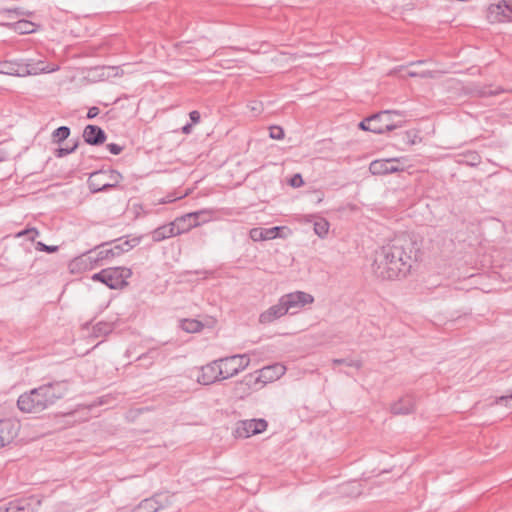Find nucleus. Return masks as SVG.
Returning <instances> with one entry per match:
<instances>
[{
  "label": "nucleus",
  "mask_w": 512,
  "mask_h": 512,
  "mask_svg": "<svg viewBox=\"0 0 512 512\" xmlns=\"http://www.w3.org/2000/svg\"><path fill=\"white\" fill-rule=\"evenodd\" d=\"M419 248L416 240L407 233L396 235L376 250L372 263L373 274L382 280L406 277L412 268Z\"/></svg>",
  "instance_id": "1"
},
{
  "label": "nucleus",
  "mask_w": 512,
  "mask_h": 512,
  "mask_svg": "<svg viewBox=\"0 0 512 512\" xmlns=\"http://www.w3.org/2000/svg\"><path fill=\"white\" fill-rule=\"evenodd\" d=\"M66 393L65 381L48 382L21 394L17 400V407L23 413H41L62 399Z\"/></svg>",
  "instance_id": "2"
},
{
  "label": "nucleus",
  "mask_w": 512,
  "mask_h": 512,
  "mask_svg": "<svg viewBox=\"0 0 512 512\" xmlns=\"http://www.w3.org/2000/svg\"><path fill=\"white\" fill-rule=\"evenodd\" d=\"M121 179L122 175L117 170H98L90 174L87 183L92 193H98L116 187Z\"/></svg>",
  "instance_id": "3"
},
{
  "label": "nucleus",
  "mask_w": 512,
  "mask_h": 512,
  "mask_svg": "<svg viewBox=\"0 0 512 512\" xmlns=\"http://www.w3.org/2000/svg\"><path fill=\"white\" fill-rule=\"evenodd\" d=\"M394 112L391 110L381 111L376 113L370 117L365 118L359 123V128L362 130L370 131L376 134H383L385 132L396 129L400 126V124H387L386 122L383 125H378L377 121L382 120L384 118H389Z\"/></svg>",
  "instance_id": "4"
},
{
  "label": "nucleus",
  "mask_w": 512,
  "mask_h": 512,
  "mask_svg": "<svg viewBox=\"0 0 512 512\" xmlns=\"http://www.w3.org/2000/svg\"><path fill=\"white\" fill-rule=\"evenodd\" d=\"M267 421L265 419H248L237 422L234 436L236 438H249L253 435L264 432L267 428Z\"/></svg>",
  "instance_id": "5"
},
{
  "label": "nucleus",
  "mask_w": 512,
  "mask_h": 512,
  "mask_svg": "<svg viewBox=\"0 0 512 512\" xmlns=\"http://www.w3.org/2000/svg\"><path fill=\"white\" fill-rule=\"evenodd\" d=\"M110 242L102 243L95 247L94 250H89L84 253L79 259L82 261H89L92 267L103 265V261L117 257L115 246L106 248Z\"/></svg>",
  "instance_id": "6"
},
{
  "label": "nucleus",
  "mask_w": 512,
  "mask_h": 512,
  "mask_svg": "<svg viewBox=\"0 0 512 512\" xmlns=\"http://www.w3.org/2000/svg\"><path fill=\"white\" fill-rule=\"evenodd\" d=\"M282 301V305H284L287 313L294 314L300 308L304 307L307 304H311L314 302V297L303 291H295L292 293L285 294L280 297Z\"/></svg>",
  "instance_id": "7"
},
{
  "label": "nucleus",
  "mask_w": 512,
  "mask_h": 512,
  "mask_svg": "<svg viewBox=\"0 0 512 512\" xmlns=\"http://www.w3.org/2000/svg\"><path fill=\"white\" fill-rule=\"evenodd\" d=\"M487 19L490 23L512 21V0H500L490 4L487 9Z\"/></svg>",
  "instance_id": "8"
},
{
  "label": "nucleus",
  "mask_w": 512,
  "mask_h": 512,
  "mask_svg": "<svg viewBox=\"0 0 512 512\" xmlns=\"http://www.w3.org/2000/svg\"><path fill=\"white\" fill-rule=\"evenodd\" d=\"M220 362L225 378L228 379L243 371L249 365L250 358L246 354H239L220 358Z\"/></svg>",
  "instance_id": "9"
},
{
  "label": "nucleus",
  "mask_w": 512,
  "mask_h": 512,
  "mask_svg": "<svg viewBox=\"0 0 512 512\" xmlns=\"http://www.w3.org/2000/svg\"><path fill=\"white\" fill-rule=\"evenodd\" d=\"M222 362L220 359L214 360L201 368V374L197 380L202 385H209L217 381L226 379L224 371L221 368Z\"/></svg>",
  "instance_id": "10"
},
{
  "label": "nucleus",
  "mask_w": 512,
  "mask_h": 512,
  "mask_svg": "<svg viewBox=\"0 0 512 512\" xmlns=\"http://www.w3.org/2000/svg\"><path fill=\"white\" fill-rule=\"evenodd\" d=\"M132 275V271L126 267L106 268L105 285L110 289H121L127 285L126 280Z\"/></svg>",
  "instance_id": "11"
},
{
  "label": "nucleus",
  "mask_w": 512,
  "mask_h": 512,
  "mask_svg": "<svg viewBox=\"0 0 512 512\" xmlns=\"http://www.w3.org/2000/svg\"><path fill=\"white\" fill-rule=\"evenodd\" d=\"M187 231V227H182L181 222H178V217L168 224L157 227L151 232V237L154 242H160L165 239L180 235Z\"/></svg>",
  "instance_id": "12"
},
{
  "label": "nucleus",
  "mask_w": 512,
  "mask_h": 512,
  "mask_svg": "<svg viewBox=\"0 0 512 512\" xmlns=\"http://www.w3.org/2000/svg\"><path fill=\"white\" fill-rule=\"evenodd\" d=\"M285 371V366L280 363H275L273 365L263 367L261 370H259L255 382H261L264 384L273 382L284 375Z\"/></svg>",
  "instance_id": "13"
},
{
  "label": "nucleus",
  "mask_w": 512,
  "mask_h": 512,
  "mask_svg": "<svg viewBox=\"0 0 512 512\" xmlns=\"http://www.w3.org/2000/svg\"><path fill=\"white\" fill-rule=\"evenodd\" d=\"M20 68V76L26 75H37L39 73H50L54 72L58 69V67H49L44 64L43 61H33L29 60L27 62L20 61L18 62Z\"/></svg>",
  "instance_id": "14"
},
{
  "label": "nucleus",
  "mask_w": 512,
  "mask_h": 512,
  "mask_svg": "<svg viewBox=\"0 0 512 512\" xmlns=\"http://www.w3.org/2000/svg\"><path fill=\"white\" fill-rule=\"evenodd\" d=\"M396 159L374 160L369 165V171L373 175H387L400 171Z\"/></svg>",
  "instance_id": "15"
},
{
  "label": "nucleus",
  "mask_w": 512,
  "mask_h": 512,
  "mask_svg": "<svg viewBox=\"0 0 512 512\" xmlns=\"http://www.w3.org/2000/svg\"><path fill=\"white\" fill-rule=\"evenodd\" d=\"M82 136L85 143L91 146H99L107 139L105 131L101 127L92 124L84 128Z\"/></svg>",
  "instance_id": "16"
},
{
  "label": "nucleus",
  "mask_w": 512,
  "mask_h": 512,
  "mask_svg": "<svg viewBox=\"0 0 512 512\" xmlns=\"http://www.w3.org/2000/svg\"><path fill=\"white\" fill-rule=\"evenodd\" d=\"M19 425L12 420H0V448L10 444L17 436Z\"/></svg>",
  "instance_id": "17"
},
{
  "label": "nucleus",
  "mask_w": 512,
  "mask_h": 512,
  "mask_svg": "<svg viewBox=\"0 0 512 512\" xmlns=\"http://www.w3.org/2000/svg\"><path fill=\"white\" fill-rule=\"evenodd\" d=\"M210 214L211 212L208 210H199L178 217V222H181L182 227H187L188 231L191 228L206 222L208 218H205L204 216H210Z\"/></svg>",
  "instance_id": "18"
},
{
  "label": "nucleus",
  "mask_w": 512,
  "mask_h": 512,
  "mask_svg": "<svg viewBox=\"0 0 512 512\" xmlns=\"http://www.w3.org/2000/svg\"><path fill=\"white\" fill-rule=\"evenodd\" d=\"M285 314H287V311L284 305H282L281 299H279L277 304L271 306L270 308H268L267 310L260 314L259 322L261 324H270L276 319L284 316Z\"/></svg>",
  "instance_id": "19"
},
{
  "label": "nucleus",
  "mask_w": 512,
  "mask_h": 512,
  "mask_svg": "<svg viewBox=\"0 0 512 512\" xmlns=\"http://www.w3.org/2000/svg\"><path fill=\"white\" fill-rule=\"evenodd\" d=\"M282 227L275 226L271 228H252L249 232L250 238L257 242V241H265V240H272L279 236V232L281 231Z\"/></svg>",
  "instance_id": "20"
},
{
  "label": "nucleus",
  "mask_w": 512,
  "mask_h": 512,
  "mask_svg": "<svg viewBox=\"0 0 512 512\" xmlns=\"http://www.w3.org/2000/svg\"><path fill=\"white\" fill-rule=\"evenodd\" d=\"M414 409L415 402L411 396H405L391 406V411L395 415H406L412 413Z\"/></svg>",
  "instance_id": "21"
},
{
  "label": "nucleus",
  "mask_w": 512,
  "mask_h": 512,
  "mask_svg": "<svg viewBox=\"0 0 512 512\" xmlns=\"http://www.w3.org/2000/svg\"><path fill=\"white\" fill-rule=\"evenodd\" d=\"M162 495H155L142 500L136 507L137 512H157L164 505L161 501Z\"/></svg>",
  "instance_id": "22"
},
{
  "label": "nucleus",
  "mask_w": 512,
  "mask_h": 512,
  "mask_svg": "<svg viewBox=\"0 0 512 512\" xmlns=\"http://www.w3.org/2000/svg\"><path fill=\"white\" fill-rule=\"evenodd\" d=\"M0 512H33L32 503L27 499L12 501L7 507H0Z\"/></svg>",
  "instance_id": "23"
},
{
  "label": "nucleus",
  "mask_w": 512,
  "mask_h": 512,
  "mask_svg": "<svg viewBox=\"0 0 512 512\" xmlns=\"http://www.w3.org/2000/svg\"><path fill=\"white\" fill-rule=\"evenodd\" d=\"M112 243H115L114 244L115 252H116V254H118V256H120L121 254L128 252L132 248L137 246L140 243V239L133 238L131 240H129V239L123 240L122 238H119V239L113 241Z\"/></svg>",
  "instance_id": "24"
},
{
  "label": "nucleus",
  "mask_w": 512,
  "mask_h": 512,
  "mask_svg": "<svg viewBox=\"0 0 512 512\" xmlns=\"http://www.w3.org/2000/svg\"><path fill=\"white\" fill-rule=\"evenodd\" d=\"M114 329L113 322L100 321L93 326L91 336L93 338L105 337L109 335Z\"/></svg>",
  "instance_id": "25"
},
{
  "label": "nucleus",
  "mask_w": 512,
  "mask_h": 512,
  "mask_svg": "<svg viewBox=\"0 0 512 512\" xmlns=\"http://www.w3.org/2000/svg\"><path fill=\"white\" fill-rule=\"evenodd\" d=\"M0 74L20 76V68L18 62L2 61L0 62Z\"/></svg>",
  "instance_id": "26"
},
{
  "label": "nucleus",
  "mask_w": 512,
  "mask_h": 512,
  "mask_svg": "<svg viewBox=\"0 0 512 512\" xmlns=\"http://www.w3.org/2000/svg\"><path fill=\"white\" fill-rule=\"evenodd\" d=\"M180 327L187 333L200 332L204 325L196 319H184L181 321Z\"/></svg>",
  "instance_id": "27"
},
{
  "label": "nucleus",
  "mask_w": 512,
  "mask_h": 512,
  "mask_svg": "<svg viewBox=\"0 0 512 512\" xmlns=\"http://www.w3.org/2000/svg\"><path fill=\"white\" fill-rule=\"evenodd\" d=\"M329 222L324 218H317L314 221V232L317 234L320 238H324L329 231Z\"/></svg>",
  "instance_id": "28"
},
{
  "label": "nucleus",
  "mask_w": 512,
  "mask_h": 512,
  "mask_svg": "<svg viewBox=\"0 0 512 512\" xmlns=\"http://www.w3.org/2000/svg\"><path fill=\"white\" fill-rule=\"evenodd\" d=\"M71 130L67 126H60L52 133V140L54 143H61L70 136Z\"/></svg>",
  "instance_id": "29"
},
{
  "label": "nucleus",
  "mask_w": 512,
  "mask_h": 512,
  "mask_svg": "<svg viewBox=\"0 0 512 512\" xmlns=\"http://www.w3.org/2000/svg\"><path fill=\"white\" fill-rule=\"evenodd\" d=\"M14 29L20 34H29L35 31L34 24L27 20H19L14 24Z\"/></svg>",
  "instance_id": "30"
},
{
  "label": "nucleus",
  "mask_w": 512,
  "mask_h": 512,
  "mask_svg": "<svg viewBox=\"0 0 512 512\" xmlns=\"http://www.w3.org/2000/svg\"><path fill=\"white\" fill-rule=\"evenodd\" d=\"M504 92V90L500 87L496 89H492L491 87L483 86L479 89L475 90V93L479 95L480 97H489V96H495L500 93Z\"/></svg>",
  "instance_id": "31"
},
{
  "label": "nucleus",
  "mask_w": 512,
  "mask_h": 512,
  "mask_svg": "<svg viewBox=\"0 0 512 512\" xmlns=\"http://www.w3.org/2000/svg\"><path fill=\"white\" fill-rule=\"evenodd\" d=\"M332 364L334 366L336 365H346V366H349V367H355L357 369H360L362 367V362L360 360H356V359H333L332 360Z\"/></svg>",
  "instance_id": "32"
},
{
  "label": "nucleus",
  "mask_w": 512,
  "mask_h": 512,
  "mask_svg": "<svg viewBox=\"0 0 512 512\" xmlns=\"http://www.w3.org/2000/svg\"><path fill=\"white\" fill-rule=\"evenodd\" d=\"M78 146H79V140L76 139L71 147L56 149L54 155L57 158H62L68 154L73 153L78 148Z\"/></svg>",
  "instance_id": "33"
},
{
  "label": "nucleus",
  "mask_w": 512,
  "mask_h": 512,
  "mask_svg": "<svg viewBox=\"0 0 512 512\" xmlns=\"http://www.w3.org/2000/svg\"><path fill=\"white\" fill-rule=\"evenodd\" d=\"M39 235V231L36 228H28L17 233V237L27 236L28 239L32 242L35 241L36 237Z\"/></svg>",
  "instance_id": "34"
},
{
  "label": "nucleus",
  "mask_w": 512,
  "mask_h": 512,
  "mask_svg": "<svg viewBox=\"0 0 512 512\" xmlns=\"http://www.w3.org/2000/svg\"><path fill=\"white\" fill-rule=\"evenodd\" d=\"M269 130L272 139L281 140L284 138V130L280 126H271Z\"/></svg>",
  "instance_id": "35"
},
{
  "label": "nucleus",
  "mask_w": 512,
  "mask_h": 512,
  "mask_svg": "<svg viewBox=\"0 0 512 512\" xmlns=\"http://www.w3.org/2000/svg\"><path fill=\"white\" fill-rule=\"evenodd\" d=\"M36 250L42 251V252H47V253H54V252L58 251V246H50V245H46L42 242H37Z\"/></svg>",
  "instance_id": "36"
},
{
  "label": "nucleus",
  "mask_w": 512,
  "mask_h": 512,
  "mask_svg": "<svg viewBox=\"0 0 512 512\" xmlns=\"http://www.w3.org/2000/svg\"><path fill=\"white\" fill-rule=\"evenodd\" d=\"M289 184L294 188L301 187L304 184L301 174L293 175L289 181Z\"/></svg>",
  "instance_id": "37"
},
{
  "label": "nucleus",
  "mask_w": 512,
  "mask_h": 512,
  "mask_svg": "<svg viewBox=\"0 0 512 512\" xmlns=\"http://www.w3.org/2000/svg\"><path fill=\"white\" fill-rule=\"evenodd\" d=\"M107 149L109 150V152L113 155H118L120 154L124 147L119 145V144H116V143H109L106 145Z\"/></svg>",
  "instance_id": "38"
},
{
  "label": "nucleus",
  "mask_w": 512,
  "mask_h": 512,
  "mask_svg": "<svg viewBox=\"0 0 512 512\" xmlns=\"http://www.w3.org/2000/svg\"><path fill=\"white\" fill-rule=\"evenodd\" d=\"M92 280L99 281V282L105 284V282H106V269H102L100 272L95 273L92 276Z\"/></svg>",
  "instance_id": "39"
},
{
  "label": "nucleus",
  "mask_w": 512,
  "mask_h": 512,
  "mask_svg": "<svg viewBox=\"0 0 512 512\" xmlns=\"http://www.w3.org/2000/svg\"><path fill=\"white\" fill-rule=\"evenodd\" d=\"M154 351H150L149 353H143L137 357V360H148L146 364H144L146 367H149L153 363V357L151 356V353Z\"/></svg>",
  "instance_id": "40"
},
{
  "label": "nucleus",
  "mask_w": 512,
  "mask_h": 512,
  "mask_svg": "<svg viewBox=\"0 0 512 512\" xmlns=\"http://www.w3.org/2000/svg\"><path fill=\"white\" fill-rule=\"evenodd\" d=\"M395 112H396V114L393 113L389 118H384L382 120H378L377 124L378 125H383L384 122H386L387 124H395L393 122V116H400L401 115L400 112H398V111H395Z\"/></svg>",
  "instance_id": "41"
},
{
  "label": "nucleus",
  "mask_w": 512,
  "mask_h": 512,
  "mask_svg": "<svg viewBox=\"0 0 512 512\" xmlns=\"http://www.w3.org/2000/svg\"><path fill=\"white\" fill-rule=\"evenodd\" d=\"M99 112H100L99 108L96 106H93V107L89 108V110L87 112V118L93 119L99 114Z\"/></svg>",
  "instance_id": "42"
},
{
  "label": "nucleus",
  "mask_w": 512,
  "mask_h": 512,
  "mask_svg": "<svg viewBox=\"0 0 512 512\" xmlns=\"http://www.w3.org/2000/svg\"><path fill=\"white\" fill-rule=\"evenodd\" d=\"M192 124H197L200 121V113L196 110L189 113Z\"/></svg>",
  "instance_id": "43"
},
{
  "label": "nucleus",
  "mask_w": 512,
  "mask_h": 512,
  "mask_svg": "<svg viewBox=\"0 0 512 512\" xmlns=\"http://www.w3.org/2000/svg\"><path fill=\"white\" fill-rule=\"evenodd\" d=\"M175 200H176V198H173L172 196H166L165 198L162 199L161 203H163V204L171 203Z\"/></svg>",
  "instance_id": "44"
},
{
  "label": "nucleus",
  "mask_w": 512,
  "mask_h": 512,
  "mask_svg": "<svg viewBox=\"0 0 512 512\" xmlns=\"http://www.w3.org/2000/svg\"><path fill=\"white\" fill-rule=\"evenodd\" d=\"M191 129H192V124H186L185 126H183L182 131L185 134H189L191 132Z\"/></svg>",
  "instance_id": "45"
},
{
  "label": "nucleus",
  "mask_w": 512,
  "mask_h": 512,
  "mask_svg": "<svg viewBox=\"0 0 512 512\" xmlns=\"http://www.w3.org/2000/svg\"><path fill=\"white\" fill-rule=\"evenodd\" d=\"M509 400H512V394L510 396H502L499 398L498 403L507 402Z\"/></svg>",
  "instance_id": "46"
},
{
  "label": "nucleus",
  "mask_w": 512,
  "mask_h": 512,
  "mask_svg": "<svg viewBox=\"0 0 512 512\" xmlns=\"http://www.w3.org/2000/svg\"><path fill=\"white\" fill-rule=\"evenodd\" d=\"M251 110H252V111H256V112H258V113H259V112H261V110H262V109H261L260 105H258L257 103H255V105L251 106Z\"/></svg>",
  "instance_id": "47"
},
{
  "label": "nucleus",
  "mask_w": 512,
  "mask_h": 512,
  "mask_svg": "<svg viewBox=\"0 0 512 512\" xmlns=\"http://www.w3.org/2000/svg\"><path fill=\"white\" fill-rule=\"evenodd\" d=\"M407 141L410 143V144H415V140L413 138H410V133L408 132L407 134Z\"/></svg>",
  "instance_id": "48"
},
{
  "label": "nucleus",
  "mask_w": 512,
  "mask_h": 512,
  "mask_svg": "<svg viewBox=\"0 0 512 512\" xmlns=\"http://www.w3.org/2000/svg\"><path fill=\"white\" fill-rule=\"evenodd\" d=\"M6 12H7L8 14H16V15H20V13H19L16 9H14V10L9 9V10H6Z\"/></svg>",
  "instance_id": "49"
},
{
  "label": "nucleus",
  "mask_w": 512,
  "mask_h": 512,
  "mask_svg": "<svg viewBox=\"0 0 512 512\" xmlns=\"http://www.w3.org/2000/svg\"><path fill=\"white\" fill-rule=\"evenodd\" d=\"M131 355V350L130 349H127L126 351V356L129 357Z\"/></svg>",
  "instance_id": "50"
},
{
  "label": "nucleus",
  "mask_w": 512,
  "mask_h": 512,
  "mask_svg": "<svg viewBox=\"0 0 512 512\" xmlns=\"http://www.w3.org/2000/svg\"><path fill=\"white\" fill-rule=\"evenodd\" d=\"M0 160H2V158L0 157Z\"/></svg>",
  "instance_id": "51"
}]
</instances>
